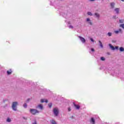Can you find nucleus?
<instances>
[{
	"instance_id": "obj_36",
	"label": "nucleus",
	"mask_w": 124,
	"mask_h": 124,
	"mask_svg": "<svg viewBox=\"0 0 124 124\" xmlns=\"http://www.w3.org/2000/svg\"><path fill=\"white\" fill-rule=\"evenodd\" d=\"M27 101H30V99H28L27 100Z\"/></svg>"
},
{
	"instance_id": "obj_33",
	"label": "nucleus",
	"mask_w": 124,
	"mask_h": 124,
	"mask_svg": "<svg viewBox=\"0 0 124 124\" xmlns=\"http://www.w3.org/2000/svg\"><path fill=\"white\" fill-rule=\"evenodd\" d=\"M114 48H115V49H116L117 50V49H118L119 47L116 46H115V47H114Z\"/></svg>"
},
{
	"instance_id": "obj_16",
	"label": "nucleus",
	"mask_w": 124,
	"mask_h": 124,
	"mask_svg": "<svg viewBox=\"0 0 124 124\" xmlns=\"http://www.w3.org/2000/svg\"><path fill=\"white\" fill-rule=\"evenodd\" d=\"M94 15L97 17V18H99V15L97 13H95Z\"/></svg>"
},
{
	"instance_id": "obj_10",
	"label": "nucleus",
	"mask_w": 124,
	"mask_h": 124,
	"mask_svg": "<svg viewBox=\"0 0 124 124\" xmlns=\"http://www.w3.org/2000/svg\"><path fill=\"white\" fill-rule=\"evenodd\" d=\"M115 11L116 12L117 14H119L120 12V9L116 8L115 9Z\"/></svg>"
},
{
	"instance_id": "obj_29",
	"label": "nucleus",
	"mask_w": 124,
	"mask_h": 124,
	"mask_svg": "<svg viewBox=\"0 0 124 124\" xmlns=\"http://www.w3.org/2000/svg\"><path fill=\"white\" fill-rule=\"evenodd\" d=\"M91 51H92V52H94V49H93V48H91Z\"/></svg>"
},
{
	"instance_id": "obj_20",
	"label": "nucleus",
	"mask_w": 124,
	"mask_h": 124,
	"mask_svg": "<svg viewBox=\"0 0 124 124\" xmlns=\"http://www.w3.org/2000/svg\"><path fill=\"white\" fill-rule=\"evenodd\" d=\"M7 122H8V123H10V122H11V119L9 118H7Z\"/></svg>"
},
{
	"instance_id": "obj_23",
	"label": "nucleus",
	"mask_w": 124,
	"mask_h": 124,
	"mask_svg": "<svg viewBox=\"0 0 124 124\" xmlns=\"http://www.w3.org/2000/svg\"><path fill=\"white\" fill-rule=\"evenodd\" d=\"M101 60L104 61H105V58L103 57H101Z\"/></svg>"
},
{
	"instance_id": "obj_21",
	"label": "nucleus",
	"mask_w": 124,
	"mask_h": 124,
	"mask_svg": "<svg viewBox=\"0 0 124 124\" xmlns=\"http://www.w3.org/2000/svg\"><path fill=\"white\" fill-rule=\"evenodd\" d=\"M120 27H121L122 29H124V24H121Z\"/></svg>"
},
{
	"instance_id": "obj_6",
	"label": "nucleus",
	"mask_w": 124,
	"mask_h": 124,
	"mask_svg": "<svg viewBox=\"0 0 124 124\" xmlns=\"http://www.w3.org/2000/svg\"><path fill=\"white\" fill-rule=\"evenodd\" d=\"M12 74V69H10L9 70L7 71V74L8 75H11Z\"/></svg>"
},
{
	"instance_id": "obj_1",
	"label": "nucleus",
	"mask_w": 124,
	"mask_h": 124,
	"mask_svg": "<svg viewBox=\"0 0 124 124\" xmlns=\"http://www.w3.org/2000/svg\"><path fill=\"white\" fill-rule=\"evenodd\" d=\"M18 105V102H13L12 106V108L14 111H17V106Z\"/></svg>"
},
{
	"instance_id": "obj_32",
	"label": "nucleus",
	"mask_w": 124,
	"mask_h": 124,
	"mask_svg": "<svg viewBox=\"0 0 124 124\" xmlns=\"http://www.w3.org/2000/svg\"><path fill=\"white\" fill-rule=\"evenodd\" d=\"M45 102H46V103H48V100H46L45 101Z\"/></svg>"
},
{
	"instance_id": "obj_28",
	"label": "nucleus",
	"mask_w": 124,
	"mask_h": 124,
	"mask_svg": "<svg viewBox=\"0 0 124 124\" xmlns=\"http://www.w3.org/2000/svg\"><path fill=\"white\" fill-rule=\"evenodd\" d=\"M86 21H87V22L90 21V18H87Z\"/></svg>"
},
{
	"instance_id": "obj_9",
	"label": "nucleus",
	"mask_w": 124,
	"mask_h": 124,
	"mask_svg": "<svg viewBox=\"0 0 124 124\" xmlns=\"http://www.w3.org/2000/svg\"><path fill=\"white\" fill-rule=\"evenodd\" d=\"M90 123H92L93 124H95V121L94 120V119L93 118H92L91 120L90 121Z\"/></svg>"
},
{
	"instance_id": "obj_5",
	"label": "nucleus",
	"mask_w": 124,
	"mask_h": 124,
	"mask_svg": "<svg viewBox=\"0 0 124 124\" xmlns=\"http://www.w3.org/2000/svg\"><path fill=\"white\" fill-rule=\"evenodd\" d=\"M115 33H116V34H118V33H119V32H121V33H123V31H122V29H119L118 31H114Z\"/></svg>"
},
{
	"instance_id": "obj_17",
	"label": "nucleus",
	"mask_w": 124,
	"mask_h": 124,
	"mask_svg": "<svg viewBox=\"0 0 124 124\" xmlns=\"http://www.w3.org/2000/svg\"><path fill=\"white\" fill-rule=\"evenodd\" d=\"M53 105V104H52V103H50L48 104V107L49 108H52V106Z\"/></svg>"
},
{
	"instance_id": "obj_12",
	"label": "nucleus",
	"mask_w": 124,
	"mask_h": 124,
	"mask_svg": "<svg viewBox=\"0 0 124 124\" xmlns=\"http://www.w3.org/2000/svg\"><path fill=\"white\" fill-rule=\"evenodd\" d=\"M110 6H111V8H114V7L115 6V3H114V2L110 3Z\"/></svg>"
},
{
	"instance_id": "obj_27",
	"label": "nucleus",
	"mask_w": 124,
	"mask_h": 124,
	"mask_svg": "<svg viewBox=\"0 0 124 124\" xmlns=\"http://www.w3.org/2000/svg\"><path fill=\"white\" fill-rule=\"evenodd\" d=\"M69 29H73V26H71V25H70V26H69Z\"/></svg>"
},
{
	"instance_id": "obj_14",
	"label": "nucleus",
	"mask_w": 124,
	"mask_h": 124,
	"mask_svg": "<svg viewBox=\"0 0 124 124\" xmlns=\"http://www.w3.org/2000/svg\"><path fill=\"white\" fill-rule=\"evenodd\" d=\"M99 43H100V46L101 48H103V45H102V43H101V41H99Z\"/></svg>"
},
{
	"instance_id": "obj_31",
	"label": "nucleus",
	"mask_w": 124,
	"mask_h": 124,
	"mask_svg": "<svg viewBox=\"0 0 124 124\" xmlns=\"http://www.w3.org/2000/svg\"><path fill=\"white\" fill-rule=\"evenodd\" d=\"M113 19H117V17L116 16H113Z\"/></svg>"
},
{
	"instance_id": "obj_34",
	"label": "nucleus",
	"mask_w": 124,
	"mask_h": 124,
	"mask_svg": "<svg viewBox=\"0 0 124 124\" xmlns=\"http://www.w3.org/2000/svg\"><path fill=\"white\" fill-rule=\"evenodd\" d=\"M32 124H37V123H36V121H35L34 123H33Z\"/></svg>"
},
{
	"instance_id": "obj_18",
	"label": "nucleus",
	"mask_w": 124,
	"mask_h": 124,
	"mask_svg": "<svg viewBox=\"0 0 124 124\" xmlns=\"http://www.w3.org/2000/svg\"><path fill=\"white\" fill-rule=\"evenodd\" d=\"M88 15L90 16H93V14H92V13H91L90 12H88L87 13Z\"/></svg>"
},
{
	"instance_id": "obj_35",
	"label": "nucleus",
	"mask_w": 124,
	"mask_h": 124,
	"mask_svg": "<svg viewBox=\"0 0 124 124\" xmlns=\"http://www.w3.org/2000/svg\"><path fill=\"white\" fill-rule=\"evenodd\" d=\"M89 24H90V25H93V23H92V22H89Z\"/></svg>"
},
{
	"instance_id": "obj_22",
	"label": "nucleus",
	"mask_w": 124,
	"mask_h": 124,
	"mask_svg": "<svg viewBox=\"0 0 124 124\" xmlns=\"http://www.w3.org/2000/svg\"><path fill=\"white\" fill-rule=\"evenodd\" d=\"M108 36H111L112 35V33H111V32H108Z\"/></svg>"
},
{
	"instance_id": "obj_3",
	"label": "nucleus",
	"mask_w": 124,
	"mask_h": 124,
	"mask_svg": "<svg viewBox=\"0 0 124 124\" xmlns=\"http://www.w3.org/2000/svg\"><path fill=\"white\" fill-rule=\"evenodd\" d=\"M59 108H53V113L55 116H58L59 115Z\"/></svg>"
},
{
	"instance_id": "obj_25",
	"label": "nucleus",
	"mask_w": 124,
	"mask_h": 124,
	"mask_svg": "<svg viewBox=\"0 0 124 124\" xmlns=\"http://www.w3.org/2000/svg\"><path fill=\"white\" fill-rule=\"evenodd\" d=\"M41 102L42 103H43V102H45V101H44V99H42L41 100Z\"/></svg>"
},
{
	"instance_id": "obj_19",
	"label": "nucleus",
	"mask_w": 124,
	"mask_h": 124,
	"mask_svg": "<svg viewBox=\"0 0 124 124\" xmlns=\"http://www.w3.org/2000/svg\"><path fill=\"white\" fill-rule=\"evenodd\" d=\"M119 22L121 24H123V23H124V19H120V20H119Z\"/></svg>"
},
{
	"instance_id": "obj_8",
	"label": "nucleus",
	"mask_w": 124,
	"mask_h": 124,
	"mask_svg": "<svg viewBox=\"0 0 124 124\" xmlns=\"http://www.w3.org/2000/svg\"><path fill=\"white\" fill-rule=\"evenodd\" d=\"M36 108H39L41 110H42L43 109V106L42 104H39Z\"/></svg>"
},
{
	"instance_id": "obj_26",
	"label": "nucleus",
	"mask_w": 124,
	"mask_h": 124,
	"mask_svg": "<svg viewBox=\"0 0 124 124\" xmlns=\"http://www.w3.org/2000/svg\"><path fill=\"white\" fill-rule=\"evenodd\" d=\"M90 40H91V41H92V42H94V41L93 40V39L92 38H90Z\"/></svg>"
},
{
	"instance_id": "obj_24",
	"label": "nucleus",
	"mask_w": 124,
	"mask_h": 124,
	"mask_svg": "<svg viewBox=\"0 0 124 124\" xmlns=\"http://www.w3.org/2000/svg\"><path fill=\"white\" fill-rule=\"evenodd\" d=\"M27 106H28V105H27L26 103H25V104L23 105V107H24V108H26Z\"/></svg>"
},
{
	"instance_id": "obj_15",
	"label": "nucleus",
	"mask_w": 124,
	"mask_h": 124,
	"mask_svg": "<svg viewBox=\"0 0 124 124\" xmlns=\"http://www.w3.org/2000/svg\"><path fill=\"white\" fill-rule=\"evenodd\" d=\"M120 52H124V48L123 47H121L120 48Z\"/></svg>"
},
{
	"instance_id": "obj_2",
	"label": "nucleus",
	"mask_w": 124,
	"mask_h": 124,
	"mask_svg": "<svg viewBox=\"0 0 124 124\" xmlns=\"http://www.w3.org/2000/svg\"><path fill=\"white\" fill-rule=\"evenodd\" d=\"M30 112L32 115H36L37 113H39V111L35 109H30Z\"/></svg>"
},
{
	"instance_id": "obj_4",
	"label": "nucleus",
	"mask_w": 124,
	"mask_h": 124,
	"mask_svg": "<svg viewBox=\"0 0 124 124\" xmlns=\"http://www.w3.org/2000/svg\"><path fill=\"white\" fill-rule=\"evenodd\" d=\"M78 37L79 38H80V40H81L82 43H85V42H86V40L85 39V38L81 36H79Z\"/></svg>"
},
{
	"instance_id": "obj_7",
	"label": "nucleus",
	"mask_w": 124,
	"mask_h": 124,
	"mask_svg": "<svg viewBox=\"0 0 124 124\" xmlns=\"http://www.w3.org/2000/svg\"><path fill=\"white\" fill-rule=\"evenodd\" d=\"M73 104L75 107H76V109H78V110H79L80 109V106L76 105L75 103H73Z\"/></svg>"
},
{
	"instance_id": "obj_13",
	"label": "nucleus",
	"mask_w": 124,
	"mask_h": 124,
	"mask_svg": "<svg viewBox=\"0 0 124 124\" xmlns=\"http://www.w3.org/2000/svg\"><path fill=\"white\" fill-rule=\"evenodd\" d=\"M50 122L52 124H57V123L54 120H51Z\"/></svg>"
},
{
	"instance_id": "obj_30",
	"label": "nucleus",
	"mask_w": 124,
	"mask_h": 124,
	"mask_svg": "<svg viewBox=\"0 0 124 124\" xmlns=\"http://www.w3.org/2000/svg\"><path fill=\"white\" fill-rule=\"evenodd\" d=\"M68 110L69 112L70 111H71V109L70 108H68Z\"/></svg>"
},
{
	"instance_id": "obj_37",
	"label": "nucleus",
	"mask_w": 124,
	"mask_h": 124,
	"mask_svg": "<svg viewBox=\"0 0 124 124\" xmlns=\"http://www.w3.org/2000/svg\"><path fill=\"white\" fill-rule=\"evenodd\" d=\"M121 0L122 1H123V2L124 1V0Z\"/></svg>"
},
{
	"instance_id": "obj_38",
	"label": "nucleus",
	"mask_w": 124,
	"mask_h": 124,
	"mask_svg": "<svg viewBox=\"0 0 124 124\" xmlns=\"http://www.w3.org/2000/svg\"><path fill=\"white\" fill-rule=\"evenodd\" d=\"M91 0V1H93V0Z\"/></svg>"
},
{
	"instance_id": "obj_11",
	"label": "nucleus",
	"mask_w": 124,
	"mask_h": 124,
	"mask_svg": "<svg viewBox=\"0 0 124 124\" xmlns=\"http://www.w3.org/2000/svg\"><path fill=\"white\" fill-rule=\"evenodd\" d=\"M109 46L112 50H114L115 49V47H114V46H112V45H111V44H109Z\"/></svg>"
}]
</instances>
